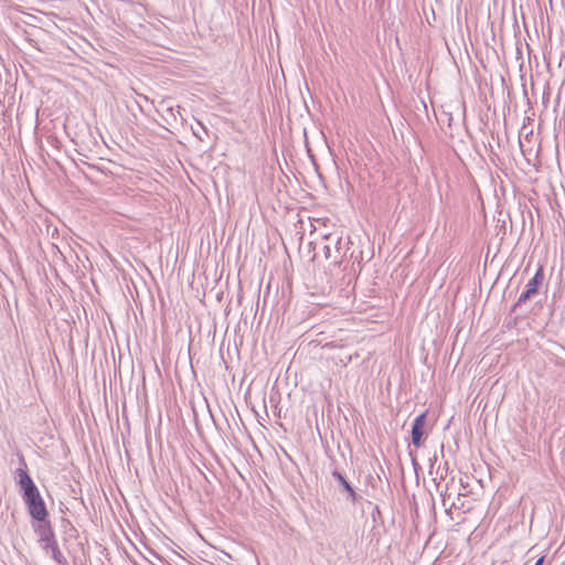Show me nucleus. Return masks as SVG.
Returning a JSON list of instances; mask_svg holds the SVG:
<instances>
[{"instance_id": "1a4fd4ad", "label": "nucleus", "mask_w": 565, "mask_h": 565, "mask_svg": "<svg viewBox=\"0 0 565 565\" xmlns=\"http://www.w3.org/2000/svg\"><path fill=\"white\" fill-rule=\"evenodd\" d=\"M446 489H448V487H446ZM440 495H441L443 505L446 507V504H447V490H445V492L441 491Z\"/></svg>"}, {"instance_id": "ddd939ff", "label": "nucleus", "mask_w": 565, "mask_h": 565, "mask_svg": "<svg viewBox=\"0 0 565 565\" xmlns=\"http://www.w3.org/2000/svg\"><path fill=\"white\" fill-rule=\"evenodd\" d=\"M452 508H456V504L454 502L450 504L449 510Z\"/></svg>"}, {"instance_id": "20e7f679", "label": "nucleus", "mask_w": 565, "mask_h": 565, "mask_svg": "<svg viewBox=\"0 0 565 565\" xmlns=\"http://www.w3.org/2000/svg\"><path fill=\"white\" fill-rule=\"evenodd\" d=\"M332 477L338 481L340 488V492L344 494V498L347 501L351 502L352 504H355L359 502L362 497L356 493L354 488L351 486V483L348 481L345 476L339 471V469H333L331 472Z\"/></svg>"}, {"instance_id": "39448f33", "label": "nucleus", "mask_w": 565, "mask_h": 565, "mask_svg": "<svg viewBox=\"0 0 565 565\" xmlns=\"http://www.w3.org/2000/svg\"><path fill=\"white\" fill-rule=\"evenodd\" d=\"M34 531L39 535L40 541L44 543L43 547L45 550H49L57 544L53 529L47 520L44 522H39Z\"/></svg>"}, {"instance_id": "423d86ee", "label": "nucleus", "mask_w": 565, "mask_h": 565, "mask_svg": "<svg viewBox=\"0 0 565 565\" xmlns=\"http://www.w3.org/2000/svg\"><path fill=\"white\" fill-rule=\"evenodd\" d=\"M427 413L419 414L412 425V443L415 447L419 448L423 445Z\"/></svg>"}, {"instance_id": "6e6552de", "label": "nucleus", "mask_w": 565, "mask_h": 565, "mask_svg": "<svg viewBox=\"0 0 565 565\" xmlns=\"http://www.w3.org/2000/svg\"><path fill=\"white\" fill-rule=\"evenodd\" d=\"M447 469H448V468H447V462H445V467H444V468H441V466L439 465V466L437 467V470H436V477L434 478V481H436V480H437V478H438L439 480H444V479L446 478V476H447Z\"/></svg>"}, {"instance_id": "f03ea898", "label": "nucleus", "mask_w": 565, "mask_h": 565, "mask_svg": "<svg viewBox=\"0 0 565 565\" xmlns=\"http://www.w3.org/2000/svg\"><path fill=\"white\" fill-rule=\"evenodd\" d=\"M329 241L323 246V254L326 259H331L334 266H339L345 255L344 247L349 244V238L344 242L342 237H332V235L326 236Z\"/></svg>"}, {"instance_id": "4468645a", "label": "nucleus", "mask_w": 565, "mask_h": 565, "mask_svg": "<svg viewBox=\"0 0 565 565\" xmlns=\"http://www.w3.org/2000/svg\"><path fill=\"white\" fill-rule=\"evenodd\" d=\"M201 128L204 132H206V128L204 126L201 125Z\"/></svg>"}, {"instance_id": "7ed1b4c3", "label": "nucleus", "mask_w": 565, "mask_h": 565, "mask_svg": "<svg viewBox=\"0 0 565 565\" xmlns=\"http://www.w3.org/2000/svg\"><path fill=\"white\" fill-rule=\"evenodd\" d=\"M544 281V268L542 265L539 266L534 276L526 282L524 290L519 296L516 302L512 307V311H514L518 307L533 298L539 292V287Z\"/></svg>"}, {"instance_id": "9b49d317", "label": "nucleus", "mask_w": 565, "mask_h": 565, "mask_svg": "<svg viewBox=\"0 0 565 565\" xmlns=\"http://www.w3.org/2000/svg\"><path fill=\"white\" fill-rule=\"evenodd\" d=\"M168 110L171 113L172 116H174L172 107H169Z\"/></svg>"}, {"instance_id": "f8f14e48", "label": "nucleus", "mask_w": 565, "mask_h": 565, "mask_svg": "<svg viewBox=\"0 0 565 565\" xmlns=\"http://www.w3.org/2000/svg\"><path fill=\"white\" fill-rule=\"evenodd\" d=\"M194 135H195L199 139H201V140H202V136H200V135H199V134H196L195 131H194Z\"/></svg>"}, {"instance_id": "9d476101", "label": "nucleus", "mask_w": 565, "mask_h": 565, "mask_svg": "<svg viewBox=\"0 0 565 565\" xmlns=\"http://www.w3.org/2000/svg\"><path fill=\"white\" fill-rule=\"evenodd\" d=\"M544 562V556L540 557L534 565H542Z\"/></svg>"}, {"instance_id": "0eeeda50", "label": "nucleus", "mask_w": 565, "mask_h": 565, "mask_svg": "<svg viewBox=\"0 0 565 565\" xmlns=\"http://www.w3.org/2000/svg\"><path fill=\"white\" fill-rule=\"evenodd\" d=\"M49 550L51 551V553H52V557H53V559H54L56 563H58V564H61V565H63V564H65V563H66V558H65V556L62 554V552L60 551V548H58V545H57V544H56V545H54V546H52V547H51V548H49Z\"/></svg>"}, {"instance_id": "f257e3e1", "label": "nucleus", "mask_w": 565, "mask_h": 565, "mask_svg": "<svg viewBox=\"0 0 565 565\" xmlns=\"http://www.w3.org/2000/svg\"><path fill=\"white\" fill-rule=\"evenodd\" d=\"M21 467L17 469V483L22 491V498L28 507L30 515L38 522H44L47 518L45 503L38 487L26 471V463L23 457L20 458Z\"/></svg>"}]
</instances>
